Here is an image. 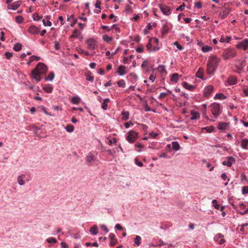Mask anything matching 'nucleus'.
Returning a JSON list of instances; mask_svg holds the SVG:
<instances>
[{
	"instance_id": "obj_1",
	"label": "nucleus",
	"mask_w": 248,
	"mask_h": 248,
	"mask_svg": "<svg viewBox=\"0 0 248 248\" xmlns=\"http://www.w3.org/2000/svg\"><path fill=\"white\" fill-rule=\"evenodd\" d=\"M47 71V67L44 63L39 62L31 71V78L35 79L37 82L41 80L40 76L45 74Z\"/></svg>"
},
{
	"instance_id": "obj_2",
	"label": "nucleus",
	"mask_w": 248,
	"mask_h": 248,
	"mask_svg": "<svg viewBox=\"0 0 248 248\" xmlns=\"http://www.w3.org/2000/svg\"><path fill=\"white\" fill-rule=\"evenodd\" d=\"M220 59L216 55L211 56L207 63L206 72L208 75L213 74L217 69L220 62Z\"/></svg>"
},
{
	"instance_id": "obj_3",
	"label": "nucleus",
	"mask_w": 248,
	"mask_h": 248,
	"mask_svg": "<svg viewBox=\"0 0 248 248\" xmlns=\"http://www.w3.org/2000/svg\"><path fill=\"white\" fill-rule=\"evenodd\" d=\"M236 55L237 52L234 48L228 47L224 50L222 57L224 60H227L235 57Z\"/></svg>"
},
{
	"instance_id": "obj_4",
	"label": "nucleus",
	"mask_w": 248,
	"mask_h": 248,
	"mask_svg": "<svg viewBox=\"0 0 248 248\" xmlns=\"http://www.w3.org/2000/svg\"><path fill=\"white\" fill-rule=\"evenodd\" d=\"M212 114L215 118H217L221 113L220 105L217 103H213L210 106Z\"/></svg>"
},
{
	"instance_id": "obj_5",
	"label": "nucleus",
	"mask_w": 248,
	"mask_h": 248,
	"mask_svg": "<svg viewBox=\"0 0 248 248\" xmlns=\"http://www.w3.org/2000/svg\"><path fill=\"white\" fill-rule=\"evenodd\" d=\"M139 133L134 130L129 131L126 137V140L130 143H133L138 139Z\"/></svg>"
},
{
	"instance_id": "obj_6",
	"label": "nucleus",
	"mask_w": 248,
	"mask_h": 248,
	"mask_svg": "<svg viewBox=\"0 0 248 248\" xmlns=\"http://www.w3.org/2000/svg\"><path fill=\"white\" fill-rule=\"evenodd\" d=\"M13 0H6V3L7 4V9L9 10H16L21 4V0H17L11 4Z\"/></svg>"
},
{
	"instance_id": "obj_7",
	"label": "nucleus",
	"mask_w": 248,
	"mask_h": 248,
	"mask_svg": "<svg viewBox=\"0 0 248 248\" xmlns=\"http://www.w3.org/2000/svg\"><path fill=\"white\" fill-rule=\"evenodd\" d=\"M86 43L87 45V48L89 50H95L98 46L97 41L93 38L87 39L86 40Z\"/></svg>"
},
{
	"instance_id": "obj_8",
	"label": "nucleus",
	"mask_w": 248,
	"mask_h": 248,
	"mask_svg": "<svg viewBox=\"0 0 248 248\" xmlns=\"http://www.w3.org/2000/svg\"><path fill=\"white\" fill-rule=\"evenodd\" d=\"M236 48L238 49H242L244 51L248 49V39H245L238 42L236 45Z\"/></svg>"
},
{
	"instance_id": "obj_9",
	"label": "nucleus",
	"mask_w": 248,
	"mask_h": 248,
	"mask_svg": "<svg viewBox=\"0 0 248 248\" xmlns=\"http://www.w3.org/2000/svg\"><path fill=\"white\" fill-rule=\"evenodd\" d=\"M214 87L213 85H210L206 86L203 91V95L204 97L208 98L212 93Z\"/></svg>"
},
{
	"instance_id": "obj_10",
	"label": "nucleus",
	"mask_w": 248,
	"mask_h": 248,
	"mask_svg": "<svg viewBox=\"0 0 248 248\" xmlns=\"http://www.w3.org/2000/svg\"><path fill=\"white\" fill-rule=\"evenodd\" d=\"M235 161V159L232 156H228L226 157L225 160L222 162V165L231 167L232 164Z\"/></svg>"
},
{
	"instance_id": "obj_11",
	"label": "nucleus",
	"mask_w": 248,
	"mask_h": 248,
	"mask_svg": "<svg viewBox=\"0 0 248 248\" xmlns=\"http://www.w3.org/2000/svg\"><path fill=\"white\" fill-rule=\"evenodd\" d=\"M159 8L161 12L165 15L169 16L171 14L170 7L166 5L160 4Z\"/></svg>"
},
{
	"instance_id": "obj_12",
	"label": "nucleus",
	"mask_w": 248,
	"mask_h": 248,
	"mask_svg": "<svg viewBox=\"0 0 248 248\" xmlns=\"http://www.w3.org/2000/svg\"><path fill=\"white\" fill-rule=\"evenodd\" d=\"M28 32L31 34H37L40 31L39 29L34 25H31L28 30Z\"/></svg>"
},
{
	"instance_id": "obj_13",
	"label": "nucleus",
	"mask_w": 248,
	"mask_h": 248,
	"mask_svg": "<svg viewBox=\"0 0 248 248\" xmlns=\"http://www.w3.org/2000/svg\"><path fill=\"white\" fill-rule=\"evenodd\" d=\"M227 82L229 85H235L237 83V78L235 76H229L228 78Z\"/></svg>"
},
{
	"instance_id": "obj_14",
	"label": "nucleus",
	"mask_w": 248,
	"mask_h": 248,
	"mask_svg": "<svg viewBox=\"0 0 248 248\" xmlns=\"http://www.w3.org/2000/svg\"><path fill=\"white\" fill-rule=\"evenodd\" d=\"M117 73L120 76H123L127 73V71L126 70V66L124 65H120L118 67Z\"/></svg>"
},
{
	"instance_id": "obj_15",
	"label": "nucleus",
	"mask_w": 248,
	"mask_h": 248,
	"mask_svg": "<svg viewBox=\"0 0 248 248\" xmlns=\"http://www.w3.org/2000/svg\"><path fill=\"white\" fill-rule=\"evenodd\" d=\"M95 158L96 157L95 155H94L91 153H89L86 158V162L87 164L88 165H91L92 161L94 160Z\"/></svg>"
},
{
	"instance_id": "obj_16",
	"label": "nucleus",
	"mask_w": 248,
	"mask_h": 248,
	"mask_svg": "<svg viewBox=\"0 0 248 248\" xmlns=\"http://www.w3.org/2000/svg\"><path fill=\"white\" fill-rule=\"evenodd\" d=\"M109 238L110 239V246L111 247H113L117 244L118 240L115 238V235L113 233H110Z\"/></svg>"
},
{
	"instance_id": "obj_17",
	"label": "nucleus",
	"mask_w": 248,
	"mask_h": 248,
	"mask_svg": "<svg viewBox=\"0 0 248 248\" xmlns=\"http://www.w3.org/2000/svg\"><path fill=\"white\" fill-rule=\"evenodd\" d=\"M182 85L185 89L190 91H193L196 88L195 86L190 85L186 82H184Z\"/></svg>"
},
{
	"instance_id": "obj_18",
	"label": "nucleus",
	"mask_w": 248,
	"mask_h": 248,
	"mask_svg": "<svg viewBox=\"0 0 248 248\" xmlns=\"http://www.w3.org/2000/svg\"><path fill=\"white\" fill-rule=\"evenodd\" d=\"M240 209L241 210L240 213L241 215H245L248 213V209H246V206L244 203H241L239 205Z\"/></svg>"
},
{
	"instance_id": "obj_19",
	"label": "nucleus",
	"mask_w": 248,
	"mask_h": 248,
	"mask_svg": "<svg viewBox=\"0 0 248 248\" xmlns=\"http://www.w3.org/2000/svg\"><path fill=\"white\" fill-rule=\"evenodd\" d=\"M229 127V123L224 122H219L217 128L219 130H225Z\"/></svg>"
},
{
	"instance_id": "obj_20",
	"label": "nucleus",
	"mask_w": 248,
	"mask_h": 248,
	"mask_svg": "<svg viewBox=\"0 0 248 248\" xmlns=\"http://www.w3.org/2000/svg\"><path fill=\"white\" fill-rule=\"evenodd\" d=\"M203 73H204V69L203 68H200L198 71L196 73V77L202 79H203Z\"/></svg>"
},
{
	"instance_id": "obj_21",
	"label": "nucleus",
	"mask_w": 248,
	"mask_h": 248,
	"mask_svg": "<svg viewBox=\"0 0 248 248\" xmlns=\"http://www.w3.org/2000/svg\"><path fill=\"white\" fill-rule=\"evenodd\" d=\"M85 76L86 77V79L88 81L93 82L94 79V77L92 76V73L88 71L85 73Z\"/></svg>"
},
{
	"instance_id": "obj_22",
	"label": "nucleus",
	"mask_w": 248,
	"mask_h": 248,
	"mask_svg": "<svg viewBox=\"0 0 248 248\" xmlns=\"http://www.w3.org/2000/svg\"><path fill=\"white\" fill-rule=\"evenodd\" d=\"M241 146L244 149H248V139H244L241 140Z\"/></svg>"
},
{
	"instance_id": "obj_23",
	"label": "nucleus",
	"mask_w": 248,
	"mask_h": 248,
	"mask_svg": "<svg viewBox=\"0 0 248 248\" xmlns=\"http://www.w3.org/2000/svg\"><path fill=\"white\" fill-rule=\"evenodd\" d=\"M44 91L47 93H51L53 90V87L51 84H46L43 87Z\"/></svg>"
},
{
	"instance_id": "obj_24",
	"label": "nucleus",
	"mask_w": 248,
	"mask_h": 248,
	"mask_svg": "<svg viewBox=\"0 0 248 248\" xmlns=\"http://www.w3.org/2000/svg\"><path fill=\"white\" fill-rule=\"evenodd\" d=\"M191 120L199 119L200 117V113L194 110L191 111Z\"/></svg>"
},
{
	"instance_id": "obj_25",
	"label": "nucleus",
	"mask_w": 248,
	"mask_h": 248,
	"mask_svg": "<svg viewBox=\"0 0 248 248\" xmlns=\"http://www.w3.org/2000/svg\"><path fill=\"white\" fill-rule=\"evenodd\" d=\"M157 69L162 75L166 74L167 73L166 67L164 65H159Z\"/></svg>"
},
{
	"instance_id": "obj_26",
	"label": "nucleus",
	"mask_w": 248,
	"mask_h": 248,
	"mask_svg": "<svg viewBox=\"0 0 248 248\" xmlns=\"http://www.w3.org/2000/svg\"><path fill=\"white\" fill-rule=\"evenodd\" d=\"M110 102L109 98H106L104 100L102 104L101 108L104 110H106L108 108V104Z\"/></svg>"
},
{
	"instance_id": "obj_27",
	"label": "nucleus",
	"mask_w": 248,
	"mask_h": 248,
	"mask_svg": "<svg viewBox=\"0 0 248 248\" xmlns=\"http://www.w3.org/2000/svg\"><path fill=\"white\" fill-rule=\"evenodd\" d=\"M179 78V75L178 73H174L170 78V81L174 83H177Z\"/></svg>"
},
{
	"instance_id": "obj_28",
	"label": "nucleus",
	"mask_w": 248,
	"mask_h": 248,
	"mask_svg": "<svg viewBox=\"0 0 248 248\" xmlns=\"http://www.w3.org/2000/svg\"><path fill=\"white\" fill-rule=\"evenodd\" d=\"M90 232L94 235H96L98 233V228L96 225H94L90 229Z\"/></svg>"
},
{
	"instance_id": "obj_29",
	"label": "nucleus",
	"mask_w": 248,
	"mask_h": 248,
	"mask_svg": "<svg viewBox=\"0 0 248 248\" xmlns=\"http://www.w3.org/2000/svg\"><path fill=\"white\" fill-rule=\"evenodd\" d=\"M81 32L77 29H75L73 31V34L70 36V38H77L78 37L80 34Z\"/></svg>"
},
{
	"instance_id": "obj_30",
	"label": "nucleus",
	"mask_w": 248,
	"mask_h": 248,
	"mask_svg": "<svg viewBox=\"0 0 248 248\" xmlns=\"http://www.w3.org/2000/svg\"><path fill=\"white\" fill-rule=\"evenodd\" d=\"M122 117L121 119L123 120H127L129 119V112L128 111H124L122 112Z\"/></svg>"
},
{
	"instance_id": "obj_31",
	"label": "nucleus",
	"mask_w": 248,
	"mask_h": 248,
	"mask_svg": "<svg viewBox=\"0 0 248 248\" xmlns=\"http://www.w3.org/2000/svg\"><path fill=\"white\" fill-rule=\"evenodd\" d=\"M226 98V96L222 93H217L214 97L215 99H224Z\"/></svg>"
},
{
	"instance_id": "obj_32",
	"label": "nucleus",
	"mask_w": 248,
	"mask_h": 248,
	"mask_svg": "<svg viewBox=\"0 0 248 248\" xmlns=\"http://www.w3.org/2000/svg\"><path fill=\"white\" fill-rule=\"evenodd\" d=\"M172 148L175 151H178L180 149V145L178 142L173 141L172 143Z\"/></svg>"
},
{
	"instance_id": "obj_33",
	"label": "nucleus",
	"mask_w": 248,
	"mask_h": 248,
	"mask_svg": "<svg viewBox=\"0 0 248 248\" xmlns=\"http://www.w3.org/2000/svg\"><path fill=\"white\" fill-rule=\"evenodd\" d=\"M231 39L230 36H226L224 37L223 36H222L220 39V42L221 43H229Z\"/></svg>"
},
{
	"instance_id": "obj_34",
	"label": "nucleus",
	"mask_w": 248,
	"mask_h": 248,
	"mask_svg": "<svg viewBox=\"0 0 248 248\" xmlns=\"http://www.w3.org/2000/svg\"><path fill=\"white\" fill-rule=\"evenodd\" d=\"M46 19L47 20V21H46L45 19L43 20V23L44 26L50 27L52 25L51 22L49 21L50 17L49 16H47L46 17Z\"/></svg>"
},
{
	"instance_id": "obj_35",
	"label": "nucleus",
	"mask_w": 248,
	"mask_h": 248,
	"mask_svg": "<svg viewBox=\"0 0 248 248\" xmlns=\"http://www.w3.org/2000/svg\"><path fill=\"white\" fill-rule=\"evenodd\" d=\"M80 101V99L78 96L73 97L71 99V103L74 104H78Z\"/></svg>"
},
{
	"instance_id": "obj_36",
	"label": "nucleus",
	"mask_w": 248,
	"mask_h": 248,
	"mask_svg": "<svg viewBox=\"0 0 248 248\" xmlns=\"http://www.w3.org/2000/svg\"><path fill=\"white\" fill-rule=\"evenodd\" d=\"M13 49L16 51H19L22 49V45L19 43H17L15 45Z\"/></svg>"
},
{
	"instance_id": "obj_37",
	"label": "nucleus",
	"mask_w": 248,
	"mask_h": 248,
	"mask_svg": "<svg viewBox=\"0 0 248 248\" xmlns=\"http://www.w3.org/2000/svg\"><path fill=\"white\" fill-rule=\"evenodd\" d=\"M212 49V47L208 46H204L202 48V51L203 52H207L208 51H211Z\"/></svg>"
},
{
	"instance_id": "obj_38",
	"label": "nucleus",
	"mask_w": 248,
	"mask_h": 248,
	"mask_svg": "<svg viewBox=\"0 0 248 248\" xmlns=\"http://www.w3.org/2000/svg\"><path fill=\"white\" fill-rule=\"evenodd\" d=\"M54 78V73L50 72L47 77H45V80L51 81Z\"/></svg>"
},
{
	"instance_id": "obj_39",
	"label": "nucleus",
	"mask_w": 248,
	"mask_h": 248,
	"mask_svg": "<svg viewBox=\"0 0 248 248\" xmlns=\"http://www.w3.org/2000/svg\"><path fill=\"white\" fill-rule=\"evenodd\" d=\"M16 22L18 24L22 23L24 21V18L21 16H18L16 17Z\"/></svg>"
},
{
	"instance_id": "obj_40",
	"label": "nucleus",
	"mask_w": 248,
	"mask_h": 248,
	"mask_svg": "<svg viewBox=\"0 0 248 248\" xmlns=\"http://www.w3.org/2000/svg\"><path fill=\"white\" fill-rule=\"evenodd\" d=\"M141 238L140 236L137 235L134 239V243L137 246H140V240Z\"/></svg>"
},
{
	"instance_id": "obj_41",
	"label": "nucleus",
	"mask_w": 248,
	"mask_h": 248,
	"mask_svg": "<svg viewBox=\"0 0 248 248\" xmlns=\"http://www.w3.org/2000/svg\"><path fill=\"white\" fill-rule=\"evenodd\" d=\"M117 85L120 87L124 88L125 86V82L124 80L121 79L117 82Z\"/></svg>"
},
{
	"instance_id": "obj_42",
	"label": "nucleus",
	"mask_w": 248,
	"mask_h": 248,
	"mask_svg": "<svg viewBox=\"0 0 248 248\" xmlns=\"http://www.w3.org/2000/svg\"><path fill=\"white\" fill-rule=\"evenodd\" d=\"M25 175H22L21 176H19L18 177V183L20 185H23L24 184V181L23 179L25 177Z\"/></svg>"
},
{
	"instance_id": "obj_43",
	"label": "nucleus",
	"mask_w": 248,
	"mask_h": 248,
	"mask_svg": "<svg viewBox=\"0 0 248 248\" xmlns=\"http://www.w3.org/2000/svg\"><path fill=\"white\" fill-rule=\"evenodd\" d=\"M103 39L107 43H109L112 40V38L111 37L108 36L107 35H105L103 37Z\"/></svg>"
},
{
	"instance_id": "obj_44",
	"label": "nucleus",
	"mask_w": 248,
	"mask_h": 248,
	"mask_svg": "<svg viewBox=\"0 0 248 248\" xmlns=\"http://www.w3.org/2000/svg\"><path fill=\"white\" fill-rule=\"evenodd\" d=\"M74 126L71 124L67 125L65 129L67 132H72L74 130Z\"/></svg>"
},
{
	"instance_id": "obj_45",
	"label": "nucleus",
	"mask_w": 248,
	"mask_h": 248,
	"mask_svg": "<svg viewBox=\"0 0 248 248\" xmlns=\"http://www.w3.org/2000/svg\"><path fill=\"white\" fill-rule=\"evenodd\" d=\"M151 41H152V39L151 38H150L149 42L146 45V48L149 52H151L152 51V50L151 49V47H152Z\"/></svg>"
},
{
	"instance_id": "obj_46",
	"label": "nucleus",
	"mask_w": 248,
	"mask_h": 248,
	"mask_svg": "<svg viewBox=\"0 0 248 248\" xmlns=\"http://www.w3.org/2000/svg\"><path fill=\"white\" fill-rule=\"evenodd\" d=\"M85 245L86 247H90L91 246H94L95 247H98V244L97 242H93V243H90V242H87L85 243Z\"/></svg>"
},
{
	"instance_id": "obj_47",
	"label": "nucleus",
	"mask_w": 248,
	"mask_h": 248,
	"mask_svg": "<svg viewBox=\"0 0 248 248\" xmlns=\"http://www.w3.org/2000/svg\"><path fill=\"white\" fill-rule=\"evenodd\" d=\"M46 241L48 243H56L57 242L56 239L53 237H50V238H47L46 239Z\"/></svg>"
},
{
	"instance_id": "obj_48",
	"label": "nucleus",
	"mask_w": 248,
	"mask_h": 248,
	"mask_svg": "<svg viewBox=\"0 0 248 248\" xmlns=\"http://www.w3.org/2000/svg\"><path fill=\"white\" fill-rule=\"evenodd\" d=\"M203 129H205L207 132L210 133V132H212L214 130V127L213 126H210L204 127Z\"/></svg>"
},
{
	"instance_id": "obj_49",
	"label": "nucleus",
	"mask_w": 248,
	"mask_h": 248,
	"mask_svg": "<svg viewBox=\"0 0 248 248\" xmlns=\"http://www.w3.org/2000/svg\"><path fill=\"white\" fill-rule=\"evenodd\" d=\"M101 1L100 0H96L95 6L96 8L101 9Z\"/></svg>"
},
{
	"instance_id": "obj_50",
	"label": "nucleus",
	"mask_w": 248,
	"mask_h": 248,
	"mask_svg": "<svg viewBox=\"0 0 248 248\" xmlns=\"http://www.w3.org/2000/svg\"><path fill=\"white\" fill-rule=\"evenodd\" d=\"M33 19L36 21H38L42 18V17L40 16L38 14H34L33 15Z\"/></svg>"
},
{
	"instance_id": "obj_51",
	"label": "nucleus",
	"mask_w": 248,
	"mask_h": 248,
	"mask_svg": "<svg viewBox=\"0 0 248 248\" xmlns=\"http://www.w3.org/2000/svg\"><path fill=\"white\" fill-rule=\"evenodd\" d=\"M195 7L200 9L202 7V3L201 1H199L195 3Z\"/></svg>"
},
{
	"instance_id": "obj_52",
	"label": "nucleus",
	"mask_w": 248,
	"mask_h": 248,
	"mask_svg": "<svg viewBox=\"0 0 248 248\" xmlns=\"http://www.w3.org/2000/svg\"><path fill=\"white\" fill-rule=\"evenodd\" d=\"M5 56L7 59H10L12 57L13 54L12 53L7 51L5 53Z\"/></svg>"
},
{
	"instance_id": "obj_53",
	"label": "nucleus",
	"mask_w": 248,
	"mask_h": 248,
	"mask_svg": "<svg viewBox=\"0 0 248 248\" xmlns=\"http://www.w3.org/2000/svg\"><path fill=\"white\" fill-rule=\"evenodd\" d=\"M54 48L56 50H59L60 49V45L58 41L54 42Z\"/></svg>"
},
{
	"instance_id": "obj_54",
	"label": "nucleus",
	"mask_w": 248,
	"mask_h": 248,
	"mask_svg": "<svg viewBox=\"0 0 248 248\" xmlns=\"http://www.w3.org/2000/svg\"><path fill=\"white\" fill-rule=\"evenodd\" d=\"M135 146L137 148H139L140 149V150H137L138 152H140L141 149H142L143 148V146L141 143H138L136 144L135 145Z\"/></svg>"
},
{
	"instance_id": "obj_55",
	"label": "nucleus",
	"mask_w": 248,
	"mask_h": 248,
	"mask_svg": "<svg viewBox=\"0 0 248 248\" xmlns=\"http://www.w3.org/2000/svg\"><path fill=\"white\" fill-rule=\"evenodd\" d=\"M100 228L101 229L105 232L106 233H107L108 232V228L107 227V226L105 225H101L100 226Z\"/></svg>"
},
{
	"instance_id": "obj_56",
	"label": "nucleus",
	"mask_w": 248,
	"mask_h": 248,
	"mask_svg": "<svg viewBox=\"0 0 248 248\" xmlns=\"http://www.w3.org/2000/svg\"><path fill=\"white\" fill-rule=\"evenodd\" d=\"M242 193L243 194H246L248 193V186H245L242 188Z\"/></svg>"
},
{
	"instance_id": "obj_57",
	"label": "nucleus",
	"mask_w": 248,
	"mask_h": 248,
	"mask_svg": "<svg viewBox=\"0 0 248 248\" xmlns=\"http://www.w3.org/2000/svg\"><path fill=\"white\" fill-rule=\"evenodd\" d=\"M224 237V235L223 234H222V233H218V234L216 235L215 236V239L216 240V241H218V238H223Z\"/></svg>"
},
{
	"instance_id": "obj_58",
	"label": "nucleus",
	"mask_w": 248,
	"mask_h": 248,
	"mask_svg": "<svg viewBox=\"0 0 248 248\" xmlns=\"http://www.w3.org/2000/svg\"><path fill=\"white\" fill-rule=\"evenodd\" d=\"M30 59H31V61H38L40 60V57L35 56V55H32L30 57Z\"/></svg>"
},
{
	"instance_id": "obj_59",
	"label": "nucleus",
	"mask_w": 248,
	"mask_h": 248,
	"mask_svg": "<svg viewBox=\"0 0 248 248\" xmlns=\"http://www.w3.org/2000/svg\"><path fill=\"white\" fill-rule=\"evenodd\" d=\"M174 45L176 46L177 48L179 50H181L183 48V46L181 45H180L177 42H175L174 43Z\"/></svg>"
},
{
	"instance_id": "obj_60",
	"label": "nucleus",
	"mask_w": 248,
	"mask_h": 248,
	"mask_svg": "<svg viewBox=\"0 0 248 248\" xmlns=\"http://www.w3.org/2000/svg\"><path fill=\"white\" fill-rule=\"evenodd\" d=\"M168 95V93H161L159 96H158V98L159 99H162L163 98H164L165 97L167 96Z\"/></svg>"
},
{
	"instance_id": "obj_61",
	"label": "nucleus",
	"mask_w": 248,
	"mask_h": 248,
	"mask_svg": "<svg viewBox=\"0 0 248 248\" xmlns=\"http://www.w3.org/2000/svg\"><path fill=\"white\" fill-rule=\"evenodd\" d=\"M135 163L139 167H142L143 166V163L141 162H139L138 158H135Z\"/></svg>"
},
{
	"instance_id": "obj_62",
	"label": "nucleus",
	"mask_w": 248,
	"mask_h": 248,
	"mask_svg": "<svg viewBox=\"0 0 248 248\" xmlns=\"http://www.w3.org/2000/svg\"><path fill=\"white\" fill-rule=\"evenodd\" d=\"M148 62L147 61H144L141 64L142 68H146L148 67Z\"/></svg>"
},
{
	"instance_id": "obj_63",
	"label": "nucleus",
	"mask_w": 248,
	"mask_h": 248,
	"mask_svg": "<svg viewBox=\"0 0 248 248\" xmlns=\"http://www.w3.org/2000/svg\"><path fill=\"white\" fill-rule=\"evenodd\" d=\"M115 228L118 230H120V231H123L124 230L123 228L122 227V226H121L120 224H117L116 225H115Z\"/></svg>"
},
{
	"instance_id": "obj_64",
	"label": "nucleus",
	"mask_w": 248,
	"mask_h": 248,
	"mask_svg": "<svg viewBox=\"0 0 248 248\" xmlns=\"http://www.w3.org/2000/svg\"><path fill=\"white\" fill-rule=\"evenodd\" d=\"M61 246L62 248H68V245L64 242H62L61 243Z\"/></svg>"
}]
</instances>
